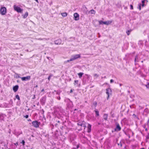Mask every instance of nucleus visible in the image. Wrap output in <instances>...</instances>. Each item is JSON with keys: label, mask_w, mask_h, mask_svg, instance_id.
<instances>
[{"label": "nucleus", "mask_w": 149, "mask_h": 149, "mask_svg": "<svg viewBox=\"0 0 149 149\" xmlns=\"http://www.w3.org/2000/svg\"><path fill=\"white\" fill-rule=\"evenodd\" d=\"M23 81H26L29 80L31 79V76H28L25 77H20Z\"/></svg>", "instance_id": "obj_5"}, {"label": "nucleus", "mask_w": 149, "mask_h": 149, "mask_svg": "<svg viewBox=\"0 0 149 149\" xmlns=\"http://www.w3.org/2000/svg\"><path fill=\"white\" fill-rule=\"evenodd\" d=\"M106 77V76H105V77H104V78H105Z\"/></svg>", "instance_id": "obj_49"}, {"label": "nucleus", "mask_w": 149, "mask_h": 149, "mask_svg": "<svg viewBox=\"0 0 149 149\" xmlns=\"http://www.w3.org/2000/svg\"><path fill=\"white\" fill-rule=\"evenodd\" d=\"M141 149H144L143 148H141Z\"/></svg>", "instance_id": "obj_51"}, {"label": "nucleus", "mask_w": 149, "mask_h": 149, "mask_svg": "<svg viewBox=\"0 0 149 149\" xmlns=\"http://www.w3.org/2000/svg\"><path fill=\"white\" fill-rule=\"evenodd\" d=\"M19 88V86L18 85H16L13 86V90L15 92H16L18 90Z\"/></svg>", "instance_id": "obj_11"}, {"label": "nucleus", "mask_w": 149, "mask_h": 149, "mask_svg": "<svg viewBox=\"0 0 149 149\" xmlns=\"http://www.w3.org/2000/svg\"><path fill=\"white\" fill-rule=\"evenodd\" d=\"M57 99H58V100H59L61 99L60 97L59 96L57 97Z\"/></svg>", "instance_id": "obj_34"}, {"label": "nucleus", "mask_w": 149, "mask_h": 149, "mask_svg": "<svg viewBox=\"0 0 149 149\" xmlns=\"http://www.w3.org/2000/svg\"><path fill=\"white\" fill-rule=\"evenodd\" d=\"M1 85L0 84V87H1Z\"/></svg>", "instance_id": "obj_50"}, {"label": "nucleus", "mask_w": 149, "mask_h": 149, "mask_svg": "<svg viewBox=\"0 0 149 149\" xmlns=\"http://www.w3.org/2000/svg\"><path fill=\"white\" fill-rule=\"evenodd\" d=\"M49 39V38H38V39H37V40H48Z\"/></svg>", "instance_id": "obj_22"}, {"label": "nucleus", "mask_w": 149, "mask_h": 149, "mask_svg": "<svg viewBox=\"0 0 149 149\" xmlns=\"http://www.w3.org/2000/svg\"><path fill=\"white\" fill-rule=\"evenodd\" d=\"M44 91V89H42L41 90V92H43V91Z\"/></svg>", "instance_id": "obj_41"}, {"label": "nucleus", "mask_w": 149, "mask_h": 149, "mask_svg": "<svg viewBox=\"0 0 149 149\" xmlns=\"http://www.w3.org/2000/svg\"><path fill=\"white\" fill-rule=\"evenodd\" d=\"M122 84H120V86H122Z\"/></svg>", "instance_id": "obj_47"}, {"label": "nucleus", "mask_w": 149, "mask_h": 149, "mask_svg": "<svg viewBox=\"0 0 149 149\" xmlns=\"http://www.w3.org/2000/svg\"><path fill=\"white\" fill-rule=\"evenodd\" d=\"M142 6L143 7L144 6H145V4H144V3L145 2V1H144L143 0H142Z\"/></svg>", "instance_id": "obj_24"}, {"label": "nucleus", "mask_w": 149, "mask_h": 149, "mask_svg": "<svg viewBox=\"0 0 149 149\" xmlns=\"http://www.w3.org/2000/svg\"><path fill=\"white\" fill-rule=\"evenodd\" d=\"M5 115L3 114L0 115V120H3Z\"/></svg>", "instance_id": "obj_13"}, {"label": "nucleus", "mask_w": 149, "mask_h": 149, "mask_svg": "<svg viewBox=\"0 0 149 149\" xmlns=\"http://www.w3.org/2000/svg\"><path fill=\"white\" fill-rule=\"evenodd\" d=\"M32 124L33 126L35 128H38L39 127L40 123L37 121H34L32 122Z\"/></svg>", "instance_id": "obj_4"}, {"label": "nucleus", "mask_w": 149, "mask_h": 149, "mask_svg": "<svg viewBox=\"0 0 149 149\" xmlns=\"http://www.w3.org/2000/svg\"><path fill=\"white\" fill-rule=\"evenodd\" d=\"M72 149H76V148H73Z\"/></svg>", "instance_id": "obj_44"}, {"label": "nucleus", "mask_w": 149, "mask_h": 149, "mask_svg": "<svg viewBox=\"0 0 149 149\" xmlns=\"http://www.w3.org/2000/svg\"><path fill=\"white\" fill-rule=\"evenodd\" d=\"M15 97L16 99H17L19 100H20V97H19V96L18 95H16L15 96Z\"/></svg>", "instance_id": "obj_26"}, {"label": "nucleus", "mask_w": 149, "mask_h": 149, "mask_svg": "<svg viewBox=\"0 0 149 149\" xmlns=\"http://www.w3.org/2000/svg\"><path fill=\"white\" fill-rule=\"evenodd\" d=\"M89 12L91 14H95V11L93 10H91L89 11Z\"/></svg>", "instance_id": "obj_19"}, {"label": "nucleus", "mask_w": 149, "mask_h": 149, "mask_svg": "<svg viewBox=\"0 0 149 149\" xmlns=\"http://www.w3.org/2000/svg\"><path fill=\"white\" fill-rule=\"evenodd\" d=\"M99 22L100 24H103V22H103L102 20H100L99 21Z\"/></svg>", "instance_id": "obj_30"}, {"label": "nucleus", "mask_w": 149, "mask_h": 149, "mask_svg": "<svg viewBox=\"0 0 149 149\" xmlns=\"http://www.w3.org/2000/svg\"><path fill=\"white\" fill-rule=\"evenodd\" d=\"M146 130H147V129H146Z\"/></svg>", "instance_id": "obj_48"}, {"label": "nucleus", "mask_w": 149, "mask_h": 149, "mask_svg": "<svg viewBox=\"0 0 149 149\" xmlns=\"http://www.w3.org/2000/svg\"><path fill=\"white\" fill-rule=\"evenodd\" d=\"M130 9H133V6L132 5H130Z\"/></svg>", "instance_id": "obj_35"}, {"label": "nucleus", "mask_w": 149, "mask_h": 149, "mask_svg": "<svg viewBox=\"0 0 149 149\" xmlns=\"http://www.w3.org/2000/svg\"><path fill=\"white\" fill-rule=\"evenodd\" d=\"M74 20H78L79 19V15L77 13H75L74 14Z\"/></svg>", "instance_id": "obj_8"}, {"label": "nucleus", "mask_w": 149, "mask_h": 149, "mask_svg": "<svg viewBox=\"0 0 149 149\" xmlns=\"http://www.w3.org/2000/svg\"><path fill=\"white\" fill-rule=\"evenodd\" d=\"M53 76V75L52 74H49V77H48V80L49 81L50 80V79L51 78V77H52Z\"/></svg>", "instance_id": "obj_23"}, {"label": "nucleus", "mask_w": 149, "mask_h": 149, "mask_svg": "<svg viewBox=\"0 0 149 149\" xmlns=\"http://www.w3.org/2000/svg\"><path fill=\"white\" fill-rule=\"evenodd\" d=\"M147 124L148 126L149 127V119H148V120L147 121Z\"/></svg>", "instance_id": "obj_32"}, {"label": "nucleus", "mask_w": 149, "mask_h": 149, "mask_svg": "<svg viewBox=\"0 0 149 149\" xmlns=\"http://www.w3.org/2000/svg\"><path fill=\"white\" fill-rule=\"evenodd\" d=\"M14 8L15 10L17 11L18 13H22V12L23 10L21 9L19 7L17 6L16 5L14 6Z\"/></svg>", "instance_id": "obj_2"}, {"label": "nucleus", "mask_w": 149, "mask_h": 149, "mask_svg": "<svg viewBox=\"0 0 149 149\" xmlns=\"http://www.w3.org/2000/svg\"><path fill=\"white\" fill-rule=\"evenodd\" d=\"M78 82V80H75L74 82V84L75 85L76 84H77Z\"/></svg>", "instance_id": "obj_27"}, {"label": "nucleus", "mask_w": 149, "mask_h": 149, "mask_svg": "<svg viewBox=\"0 0 149 149\" xmlns=\"http://www.w3.org/2000/svg\"><path fill=\"white\" fill-rule=\"evenodd\" d=\"M86 75L87 76V78L89 79L90 76L88 74H86Z\"/></svg>", "instance_id": "obj_39"}, {"label": "nucleus", "mask_w": 149, "mask_h": 149, "mask_svg": "<svg viewBox=\"0 0 149 149\" xmlns=\"http://www.w3.org/2000/svg\"><path fill=\"white\" fill-rule=\"evenodd\" d=\"M97 103L96 102H95L93 103V104L94 105V106L96 107L97 105Z\"/></svg>", "instance_id": "obj_36"}, {"label": "nucleus", "mask_w": 149, "mask_h": 149, "mask_svg": "<svg viewBox=\"0 0 149 149\" xmlns=\"http://www.w3.org/2000/svg\"><path fill=\"white\" fill-rule=\"evenodd\" d=\"M141 4H139V7H138V8L139 9V10H141Z\"/></svg>", "instance_id": "obj_28"}, {"label": "nucleus", "mask_w": 149, "mask_h": 149, "mask_svg": "<svg viewBox=\"0 0 149 149\" xmlns=\"http://www.w3.org/2000/svg\"><path fill=\"white\" fill-rule=\"evenodd\" d=\"M121 128L120 127L119 124H118L116 125V128L115 129V130L116 131H120L121 130Z\"/></svg>", "instance_id": "obj_10"}, {"label": "nucleus", "mask_w": 149, "mask_h": 149, "mask_svg": "<svg viewBox=\"0 0 149 149\" xmlns=\"http://www.w3.org/2000/svg\"><path fill=\"white\" fill-rule=\"evenodd\" d=\"M80 54H75L72 55L70 59V60L65 61V63H66L70 61H74L78 58H80Z\"/></svg>", "instance_id": "obj_1"}, {"label": "nucleus", "mask_w": 149, "mask_h": 149, "mask_svg": "<svg viewBox=\"0 0 149 149\" xmlns=\"http://www.w3.org/2000/svg\"><path fill=\"white\" fill-rule=\"evenodd\" d=\"M113 81H113V80L112 79H111L110 81V82L111 83H112L113 82Z\"/></svg>", "instance_id": "obj_38"}, {"label": "nucleus", "mask_w": 149, "mask_h": 149, "mask_svg": "<svg viewBox=\"0 0 149 149\" xmlns=\"http://www.w3.org/2000/svg\"><path fill=\"white\" fill-rule=\"evenodd\" d=\"M88 132H90L91 131V125L90 124H88Z\"/></svg>", "instance_id": "obj_14"}, {"label": "nucleus", "mask_w": 149, "mask_h": 149, "mask_svg": "<svg viewBox=\"0 0 149 149\" xmlns=\"http://www.w3.org/2000/svg\"><path fill=\"white\" fill-rule=\"evenodd\" d=\"M138 59L139 58H138V56H136L135 58L134 62L135 63H136V62H138Z\"/></svg>", "instance_id": "obj_15"}, {"label": "nucleus", "mask_w": 149, "mask_h": 149, "mask_svg": "<svg viewBox=\"0 0 149 149\" xmlns=\"http://www.w3.org/2000/svg\"><path fill=\"white\" fill-rule=\"evenodd\" d=\"M144 1H146L147 2H148V1L147 0H143Z\"/></svg>", "instance_id": "obj_43"}, {"label": "nucleus", "mask_w": 149, "mask_h": 149, "mask_svg": "<svg viewBox=\"0 0 149 149\" xmlns=\"http://www.w3.org/2000/svg\"><path fill=\"white\" fill-rule=\"evenodd\" d=\"M37 3H38V0H35Z\"/></svg>", "instance_id": "obj_42"}, {"label": "nucleus", "mask_w": 149, "mask_h": 149, "mask_svg": "<svg viewBox=\"0 0 149 149\" xmlns=\"http://www.w3.org/2000/svg\"><path fill=\"white\" fill-rule=\"evenodd\" d=\"M83 74H84V73H82V72H80V73H78V75L79 76V77L80 78H81L82 75Z\"/></svg>", "instance_id": "obj_18"}, {"label": "nucleus", "mask_w": 149, "mask_h": 149, "mask_svg": "<svg viewBox=\"0 0 149 149\" xmlns=\"http://www.w3.org/2000/svg\"><path fill=\"white\" fill-rule=\"evenodd\" d=\"M111 89L109 88H107L106 89V93L107 95V99H108L109 95L110 93L111 92Z\"/></svg>", "instance_id": "obj_7"}, {"label": "nucleus", "mask_w": 149, "mask_h": 149, "mask_svg": "<svg viewBox=\"0 0 149 149\" xmlns=\"http://www.w3.org/2000/svg\"><path fill=\"white\" fill-rule=\"evenodd\" d=\"M0 12L2 15H4L6 13V9L5 7H1L0 9Z\"/></svg>", "instance_id": "obj_3"}, {"label": "nucleus", "mask_w": 149, "mask_h": 149, "mask_svg": "<svg viewBox=\"0 0 149 149\" xmlns=\"http://www.w3.org/2000/svg\"><path fill=\"white\" fill-rule=\"evenodd\" d=\"M95 113L96 116H99V111H97V110H95Z\"/></svg>", "instance_id": "obj_20"}, {"label": "nucleus", "mask_w": 149, "mask_h": 149, "mask_svg": "<svg viewBox=\"0 0 149 149\" xmlns=\"http://www.w3.org/2000/svg\"><path fill=\"white\" fill-rule=\"evenodd\" d=\"M130 31L128 30L126 32V33H127V35H129L130 34Z\"/></svg>", "instance_id": "obj_29"}, {"label": "nucleus", "mask_w": 149, "mask_h": 149, "mask_svg": "<svg viewBox=\"0 0 149 149\" xmlns=\"http://www.w3.org/2000/svg\"><path fill=\"white\" fill-rule=\"evenodd\" d=\"M26 118H27L28 117H29V116L27 115H26L25 116H24Z\"/></svg>", "instance_id": "obj_37"}, {"label": "nucleus", "mask_w": 149, "mask_h": 149, "mask_svg": "<svg viewBox=\"0 0 149 149\" xmlns=\"http://www.w3.org/2000/svg\"><path fill=\"white\" fill-rule=\"evenodd\" d=\"M112 22L111 21H106L104 22H103V24L107 25H108L111 24L112 23Z\"/></svg>", "instance_id": "obj_12"}, {"label": "nucleus", "mask_w": 149, "mask_h": 149, "mask_svg": "<svg viewBox=\"0 0 149 149\" xmlns=\"http://www.w3.org/2000/svg\"><path fill=\"white\" fill-rule=\"evenodd\" d=\"M36 87H38V85H37L36 86Z\"/></svg>", "instance_id": "obj_46"}, {"label": "nucleus", "mask_w": 149, "mask_h": 149, "mask_svg": "<svg viewBox=\"0 0 149 149\" xmlns=\"http://www.w3.org/2000/svg\"><path fill=\"white\" fill-rule=\"evenodd\" d=\"M28 13L27 12H26L25 13L24 15V18H26L28 16Z\"/></svg>", "instance_id": "obj_21"}, {"label": "nucleus", "mask_w": 149, "mask_h": 149, "mask_svg": "<svg viewBox=\"0 0 149 149\" xmlns=\"http://www.w3.org/2000/svg\"><path fill=\"white\" fill-rule=\"evenodd\" d=\"M146 86L147 88H149V83H148L146 85Z\"/></svg>", "instance_id": "obj_31"}, {"label": "nucleus", "mask_w": 149, "mask_h": 149, "mask_svg": "<svg viewBox=\"0 0 149 149\" xmlns=\"http://www.w3.org/2000/svg\"><path fill=\"white\" fill-rule=\"evenodd\" d=\"M79 148V146H77V148Z\"/></svg>", "instance_id": "obj_45"}, {"label": "nucleus", "mask_w": 149, "mask_h": 149, "mask_svg": "<svg viewBox=\"0 0 149 149\" xmlns=\"http://www.w3.org/2000/svg\"><path fill=\"white\" fill-rule=\"evenodd\" d=\"M94 76L96 78H97L99 77V75L97 74H94Z\"/></svg>", "instance_id": "obj_25"}, {"label": "nucleus", "mask_w": 149, "mask_h": 149, "mask_svg": "<svg viewBox=\"0 0 149 149\" xmlns=\"http://www.w3.org/2000/svg\"><path fill=\"white\" fill-rule=\"evenodd\" d=\"M77 124L78 125L84 127V128L86 127V125L85 124V122L84 121L79 122L77 123Z\"/></svg>", "instance_id": "obj_6"}, {"label": "nucleus", "mask_w": 149, "mask_h": 149, "mask_svg": "<svg viewBox=\"0 0 149 149\" xmlns=\"http://www.w3.org/2000/svg\"><path fill=\"white\" fill-rule=\"evenodd\" d=\"M61 15L63 17H66L67 15V13H61Z\"/></svg>", "instance_id": "obj_16"}, {"label": "nucleus", "mask_w": 149, "mask_h": 149, "mask_svg": "<svg viewBox=\"0 0 149 149\" xmlns=\"http://www.w3.org/2000/svg\"><path fill=\"white\" fill-rule=\"evenodd\" d=\"M72 91H73L72 90V89H71L70 90V93H72Z\"/></svg>", "instance_id": "obj_40"}, {"label": "nucleus", "mask_w": 149, "mask_h": 149, "mask_svg": "<svg viewBox=\"0 0 149 149\" xmlns=\"http://www.w3.org/2000/svg\"><path fill=\"white\" fill-rule=\"evenodd\" d=\"M22 143L23 144V145H24V143H25V141H24V140H22Z\"/></svg>", "instance_id": "obj_33"}, {"label": "nucleus", "mask_w": 149, "mask_h": 149, "mask_svg": "<svg viewBox=\"0 0 149 149\" xmlns=\"http://www.w3.org/2000/svg\"><path fill=\"white\" fill-rule=\"evenodd\" d=\"M8 149H10V148H8Z\"/></svg>", "instance_id": "obj_52"}, {"label": "nucleus", "mask_w": 149, "mask_h": 149, "mask_svg": "<svg viewBox=\"0 0 149 149\" xmlns=\"http://www.w3.org/2000/svg\"><path fill=\"white\" fill-rule=\"evenodd\" d=\"M107 116L108 115L107 114H104L103 116V118L105 120H107Z\"/></svg>", "instance_id": "obj_17"}, {"label": "nucleus", "mask_w": 149, "mask_h": 149, "mask_svg": "<svg viewBox=\"0 0 149 149\" xmlns=\"http://www.w3.org/2000/svg\"><path fill=\"white\" fill-rule=\"evenodd\" d=\"M62 42V40L61 39H59L54 41V43L56 45H60Z\"/></svg>", "instance_id": "obj_9"}]
</instances>
